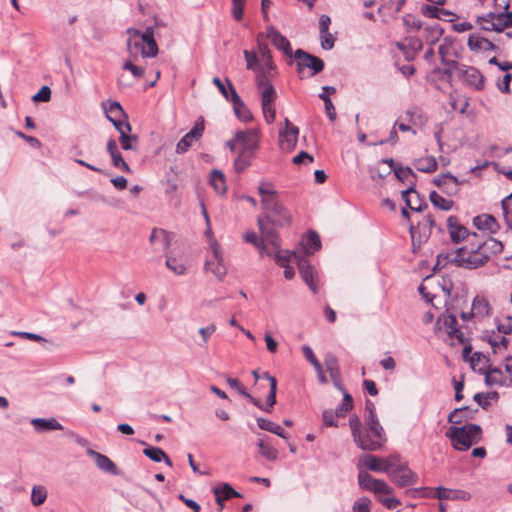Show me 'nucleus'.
Masks as SVG:
<instances>
[{
	"label": "nucleus",
	"instance_id": "1",
	"mask_svg": "<svg viewBox=\"0 0 512 512\" xmlns=\"http://www.w3.org/2000/svg\"><path fill=\"white\" fill-rule=\"evenodd\" d=\"M264 213L257 219L259 230L264 239L270 245L278 249L280 247V237L275 231L274 226L286 227L292 223V216L289 210L281 203L279 197L265 198L262 201Z\"/></svg>",
	"mask_w": 512,
	"mask_h": 512
},
{
	"label": "nucleus",
	"instance_id": "2",
	"mask_svg": "<svg viewBox=\"0 0 512 512\" xmlns=\"http://www.w3.org/2000/svg\"><path fill=\"white\" fill-rule=\"evenodd\" d=\"M126 33L128 34L127 39V51L133 56L137 57L138 53L142 57H155L158 53V45L154 39V28L149 26L144 32H141L135 28H128Z\"/></svg>",
	"mask_w": 512,
	"mask_h": 512
},
{
	"label": "nucleus",
	"instance_id": "3",
	"mask_svg": "<svg viewBox=\"0 0 512 512\" xmlns=\"http://www.w3.org/2000/svg\"><path fill=\"white\" fill-rule=\"evenodd\" d=\"M449 262L465 269H477L488 262V257L478 249L477 242L467 243L449 256Z\"/></svg>",
	"mask_w": 512,
	"mask_h": 512
},
{
	"label": "nucleus",
	"instance_id": "4",
	"mask_svg": "<svg viewBox=\"0 0 512 512\" xmlns=\"http://www.w3.org/2000/svg\"><path fill=\"white\" fill-rule=\"evenodd\" d=\"M482 430L477 424H467L462 427L451 426L446 432V436L451 440L452 446L456 450L466 451L473 444L481 439Z\"/></svg>",
	"mask_w": 512,
	"mask_h": 512
},
{
	"label": "nucleus",
	"instance_id": "5",
	"mask_svg": "<svg viewBox=\"0 0 512 512\" xmlns=\"http://www.w3.org/2000/svg\"><path fill=\"white\" fill-rule=\"evenodd\" d=\"M477 22L482 30L501 33L512 26V12H489L479 16Z\"/></svg>",
	"mask_w": 512,
	"mask_h": 512
},
{
	"label": "nucleus",
	"instance_id": "6",
	"mask_svg": "<svg viewBox=\"0 0 512 512\" xmlns=\"http://www.w3.org/2000/svg\"><path fill=\"white\" fill-rule=\"evenodd\" d=\"M410 493L417 494L420 497H431L439 500H462L466 501L470 498L468 492L463 490H453L442 486L436 489L421 487L409 491Z\"/></svg>",
	"mask_w": 512,
	"mask_h": 512
},
{
	"label": "nucleus",
	"instance_id": "7",
	"mask_svg": "<svg viewBox=\"0 0 512 512\" xmlns=\"http://www.w3.org/2000/svg\"><path fill=\"white\" fill-rule=\"evenodd\" d=\"M349 426L354 442L359 448L366 451L379 450L380 442H372L371 435L363 430L362 423L357 415H352L349 419Z\"/></svg>",
	"mask_w": 512,
	"mask_h": 512
},
{
	"label": "nucleus",
	"instance_id": "8",
	"mask_svg": "<svg viewBox=\"0 0 512 512\" xmlns=\"http://www.w3.org/2000/svg\"><path fill=\"white\" fill-rule=\"evenodd\" d=\"M453 74L457 78L462 79L467 85L475 90H482L484 88V77L481 72L472 66H467L462 63H452Z\"/></svg>",
	"mask_w": 512,
	"mask_h": 512
},
{
	"label": "nucleus",
	"instance_id": "9",
	"mask_svg": "<svg viewBox=\"0 0 512 512\" xmlns=\"http://www.w3.org/2000/svg\"><path fill=\"white\" fill-rule=\"evenodd\" d=\"M235 141L240 145V151L244 154L253 155L259 146V130L249 128L235 132Z\"/></svg>",
	"mask_w": 512,
	"mask_h": 512
},
{
	"label": "nucleus",
	"instance_id": "10",
	"mask_svg": "<svg viewBox=\"0 0 512 512\" xmlns=\"http://www.w3.org/2000/svg\"><path fill=\"white\" fill-rule=\"evenodd\" d=\"M294 58L296 60L299 73H301L304 68H309L312 70L311 75L313 76L324 69V62L322 59L301 49L295 51Z\"/></svg>",
	"mask_w": 512,
	"mask_h": 512
},
{
	"label": "nucleus",
	"instance_id": "11",
	"mask_svg": "<svg viewBox=\"0 0 512 512\" xmlns=\"http://www.w3.org/2000/svg\"><path fill=\"white\" fill-rule=\"evenodd\" d=\"M204 132V120L203 118H199L193 128L186 133L177 143L176 145V153L184 154L189 148L193 145L194 142H197L201 139Z\"/></svg>",
	"mask_w": 512,
	"mask_h": 512
},
{
	"label": "nucleus",
	"instance_id": "12",
	"mask_svg": "<svg viewBox=\"0 0 512 512\" xmlns=\"http://www.w3.org/2000/svg\"><path fill=\"white\" fill-rule=\"evenodd\" d=\"M299 129L288 118L285 119V127L279 132V145L282 150L292 151L296 145Z\"/></svg>",
	"mask_w": 512,
	"mask_h": 512
},
{
	"label": "nucleus",
	"instance_id": "13",
	"mask_svg": "<svg viewBox=\"0 0 512 512\" xmlns=\"http://www.w3.org/2000/svg\"><path fill=\"white\" fill-rule=\"evenodd\" d=\"M389 477L398 487L411 486L418 481V475L413 472L406 463L392 470Z\"/></svg>",
	"mask_w": 512,
	"mask_h": 512
},
{
	"label": "nucleus",
	"instance_id": "14",
	"mask_svg": "<svg viewBox=\"0 0 512 512\" xmlns=\"http://www.w3.org/2000/svg\"><path fill=\"white\" fill-rule=\"evenodd\" d=\"M297 266L303 281L308 285L313 293H317L318 288L316 285L317 272L309 261L302 255L297 259Z\"/></svg>",
	"mask_w": 512,
	"mask_h": 512
},
{
	"label": "nucleus",
	"instance_id": "15",
	"mask_svg": "<svg viewBox=\"0 0 512 512\" xmlns=\"http://www.w3.org/2000/svg\"><path fill=\"white\" fill-rule=\"evenodd\" d=\"M448 230L452 241L455 243L465 239L468 240V243H471L477 238L476 233L469 235L467 228L462 226L455 216H450L448 218Z\"/></svg>",
	"mask_w": 512,
	"mask_h": 512
},
{
	"label": "nucleus",
	"instance_id": "16",
	"mask_svg": "<svg viewBox=\"0 0 512 512\" xmlns=\"http://www.w3.org/2000/svg\"><path fill=\"white\" fill-rule=\"evenodd\" d=\"M433 183L442 189L447 195H455L458 193L460 185L463 181H460L456 176L450 172L439 175L433 179Z\"/></svg>",
	"mask_w": 512,
	"mask_h": 512
},
{
	"label": "nucleus",
	"instance_id": "17",
	"mask_svg": "<svg viewBox=\"0 0 512 512\" xmlns=\"http://www.w3.org/2000/svg\"><path fill=\"white\" fill-rule=\"evenodd\" d=\"M205 270L211 272L218 280H223L227 273L220 252L215 246L212 249V256L205 263Z\"/></svg>",
	"mask_w": 512,
	"mask_h": 512
},
{
	"label": "nucleus",
	"instance_id": "18",
	"mask_svg": "<svg viewBox=\"0 0 512 512\" xmlns=\"http://www.w3.org/2000/svg\"><path fill=\"white\" fill-rule=\"evenodd\" d=\"M415 185V181L410 182V186L402 191V199L412 211L421 212L423 208H427L428 205L415 190Z\"/></svg>",
	"mask_w": 512,
	"mask_h": 512
},
{
	"label": "nucleus",
	"instance_id": "19",
	"mask_svg": "<svg viewBox=\"0 0 512 512\" xmlns=\"http://www.w3.org/2000/svg\"><path fill=\"white\" fill-rule=\"evenodd\" d=\"M227 84L230 85V94H231V103L233 105L234 112L239 120L242 122H249L253 119V116L250 110L247 108L245 103L241 100L240 96L237 94L234 86L226 79Z\"/></svg>",
	"mask_w": 512,
	"mask_h": 512
},
{
	"label": "nucleus",
	"instance_id": "20",
	"mask_svg": "<svg viewBox=\"0 0 512 512\" xmlns=\"http://www.w3.org/2000/svg\"><path fill=\"white\" fill-rule=\"evenodd\" d=\"M439 322L443 323L445 331L447 332L451 339H456L461 344L465 342V335L462 331L458 329V322L455 315L443 314L439 318Z\"/></svg>",
	"mask_w": 512,
	"mask_h": 512
},
{
	"label": "nucleus",
	"instance_id": "21",
	"mask_svg": "<svg viewBox=\"0 0 512 512\" xmlns=\"http://www.w3.org/2000/svg\"><path fill=\"white\" fill-rule=\"evenodd\" d=\"M365 422L369 431L372 434V442H380L379 449H381L383 444L386 442L387 438L384 429L378 420L377 414L365 415Z\"/></svg>",
	"mask_w": 512,
	"mask_h": 512
},
{
	"label": "nucleus",
	"instance_id": "22",
	"mask_svg": "<svg viewBox=\"0 0 512 512\" xmlns=\"http://www.w3.org/2000/svg\"><path fill=\"white\" fill-rule=\"evenodd\" d=\"M267 37L278 50L283 51L286 56H292L293 51L290 42L273 26L267 28Z\"/></svg>",
	"mask_w": 512,
	"mask_h": 512
},
{
	"label": "nucleus",
	"instance_id": "23",
	"mask_svg": "<svg viewBox=\"0 0 512 512\" xmlns=\"http://www.w3.org/2000/svg\"><path fill=\"white\" fill-rule=\"evenodd\" d=\"M87 454L94 459L96 466L100 470L113 475L118 474L117 466L106 455L101 454L93 449H88Z\"/></svg>",
	"mask_w": 512,
	"mask_h": 512
},
{
	"label": "nucleus",
	"instance_id": "24",
	"mask_svg": "<svg viewBox=\"0 0 512 512\" xmlns=\"http://www.w3.org/2000/svg\"><path fill=\"white\" fill-rule=\"evenodd\" d=\"M321 248V240L315 231H309L307 236L301 241V250L303 256L315 253Z\"/></svg>",
	"mask_w": 512,
	"mask_h": 512
},
{
	"label": "nucleus",
	"instance_id": "25",
	"mask_svg": "<svg viewBox=\"0 0 512 512\" xmlns=\"http://www.w3.org/2000/svg\"><path fill=\"white\" fill-rule=\"evenodd\" d=\"M467 46L470 50L476 52L488 50L495 51L497 49V46L492 41L477 34H471L468 37Z\"/></svg>",
	"mask_w": 512,
	"mask_h": 512
},
{
	"label": "nucleus",
	"instance_id": "26",
	"mask_svg": "<svg viewBox=\"0 0 512 512\" xmlns=\"http://www.w3.org/2000/svg\"><path fill=\"white\" fill-rule=\"evenodd\" d=\"M473 223L479 230H486L490 233H497L500 229V225L496 218L489 214L476 216L473 219Z\"/></svg>",
	"mask_w": 512,
	"mask_h": 512
},
{
	"label": "nucleus",
	"instance_id": "27",
	"mask_svg": "<svg viewBox=\"0 0 512 512\" xmlns=\"http://www.w3.org/2000/svg\"><path fill=\"white\" fill-rule=\"evenodd\" d=\"M500 334L499 332L496 333L494 330H491L485 331L482 336V339L490 344L494 353H497L501 349H506L509 342L504 335Z\"/></svg>",
	"mask_w": 512,
	"mask_h": 512
},
{
	"label": "nucleus",
	"instance_id": "28",
	"mask_svg": "<svg viewBox=\"0 0 512 512\" xmlns=\"http://www.w3.org/2000/svg\"><path fill=\"white\" fill-rule=\"evenodd\" d=\"M275 65L273 61L261 62L255 71V82L256 85L265 84L271 82V78L274 75Z\"/></svg>",
	"mask_w": 512,
	"mask_h": 512
},
{
	"label": "nucleus",
	"instance_id": "29",
	"mask_svg": "<svg viewBox=\"0 0 512 512\" xmlns=\"http://www.w3.org/2000/svg\"><path fill=\"white\" fill-rule=\"evenodd\" d=\"M31 424L39 433L63 429L62 424L55 418H33Z\"/></svg>",
	"mask_w": 512,
	"mask_h": 512
},
{
	"label": "nucleus",
	"instance_id": "30",
	"mask_svg": "<svg viewBox=\"0 0 512 512\" xmlns=\"http://www.w3.org/2000/svg\"><path fill=\"white\" fill-rule=\"evenodd\" d=\"M477 243L478 249H480L483 254L487 255L488 260L491 258V256L500 254L503 251L502 242L493 237H488L485 241Z\"/></svg>",
	"mask_w": 512,
	"mask_h": 512
},
{
	"label": "nucleus",
	"instance_id": "31",
	"mask_svg": "<svg viewBox=\"0 0 512 512\" xmlns=\"http://www.w3.org/2000/svg\"><path fill=\"white\" fill-rule=\"evenodd\" d=\"M451 50V44L447 41V39H444V41L439 45L438 48V54L441 57L442 63L446 66V69L444 70V74L447 76H452L453 74V64L452 63H458L455 60H449L447 57L450 54Z\"/></svg>",
	"mask_w": 512,
	"mask_h": 512
},
{
	"label": "nucleus",
	"instance_id": "32",
	"mask_svg": "<svg viewBox=\"0 0 512 512\" xmlns=\"http://www.w3.org/2000/svg\"><path fill=\"white\" fill-rule=\"evenodd\" d=\"M257 425L260 429L271 432L283 439H287L288 435L285 430L277 423L265 419L263 417H258L256 419Z\"/></svg>",
	"mask_w": 512,
	"mask_h": 512
},
{
	"label": "nucleus",
	"instance_id": "33",
	"mask_svg": "<svg viewBox=\"0 0 512 512\" xmlns=\"http://www.w3.org/2000/svg\"><path fill=\"white\" fill-rule=\"evenodd\" d=\"M143 453L146 457H148L153 462H161L164 461L169 467H172V461L168 457V455L159 447L156 446H147Z\"/></svg>",
	"mask_w": 512,
	"mask_h": 512
},
{
	"label": "nucleus",
	"instance_id": "34",
	"mask_svg": "<svg viewBox=\"0 0 512 512\" xmlns=\"http://www.w3.org/2000/svg\"><path fill=\"white\" fill-rule=\"evenodd\" d=\"M302 257V253L298 252V251H293V252H290L288 250H280V251H277L274 255V259L276 261V263L281 266V267H284L286 265H289V263L293 262V263H296L297 264V259L301 258Z\"/></svg>",
	"mask_w": 512,
	"mask_h": 512
},
{
	"label": "nucleus",
	"instance_id": "35",
	"mask_svg": "<svg viewBox=\"0 0 512 512\" xmlns=\"http://www.w3.org/2000/svg\"><path fill=\"white\" fill-rule=\"evenodd\" d=\"M165 265L178 276L184 275L187 270V262L183 258H177L171 255H166Z\"/></svg>",
	"mask_w": 512,
	"mask_h": 512
},
{
	"label": "nucleus",
	"instance_id": "36",
	"mask_svg": "<svg viewBox=\"0 0 512 512\" xmlns=\"http://www.w3.org/2000/svg\"><path fill=\"white\" fill-rule=\"evenodd\" d=\"M210 184L214 188L215 192L220 195H224L227 191L225 175L220 170L214 169L211 172Z\"/></svg>",
	"mask_w": 512,
	"mask_h": 512
},
{
	"label": "nucleus",
	"instance_id": "37",
	"mask_svg": "<svg viewBox=\"0 0 512 512\" xmlns=\"http://www.w3.org/2000/svg\"><path fill=\"white\" fill-rule=\"evenodd\" d=\"M408 44L399 43V49L404 51L405 57L407 60L413 59L415 54L419 52L423 45L422 41L418 38H410L407 40Z\"/></svg>",
	"mask_w": 512,
	"mask_h": 512
},
{
	"label": "nucleus",
	"instance_id": "38",
	"mask_svg": "<svg viewBox=\"0 0 512 512\" xmlns=\"http://www.w3.org/2000/svg\"><path fill=\"white\" fill-rule=\"evenodd\" d=\"M433 226H434V220H433V218L430 215L426 216L424 218V220L422 222H420L416 227L411 226L410 227V234H411L413 246H415L416 233L420 232L421 230H423L424 236L428 237L430 235V233H431V229H432Z\"/></svg>",
	"mask_w": 512,
	"mask_h": 512
},
{
	"label": "nucleus",
	"instance_id": "39",
	"mask_svg": "<svg viewBox=\"0 0 512 512\" xmlns=\"http://www.w3.org/2000/svg\"><path fill=\"white\" fill-rule=\"evenodd\" d=\"M260 92L261 105L274 104L276 99V91L271 82L265 84L256 85Z\"/></svg>",
	"mask_w": 512,
	"mask_h": 512
},
{
	"label": "nucleus",
	"instance_id": "40",
	"mask_svg": "<svg viewBox=\"0 0 512 512\" xmlns=\"http://www.w3.org/2000/svg\"><path fill=\"white\" fill-rule=\"evenodd\" d=\"M260 454L269 461H275L278 457L277 449L268 441V437L260 439L257 443Z\"/></svg>",
	"mask_w": 512,
	"mask_h": 512
},
{
	"label": "nucleus",
	"instance_id": "41",
	"mask_svg": "<svg viewBox=\"0 0 512 512\" xmlns=\"http://www.w3.org/2000/svg\"><path fill=\"white\" fill-rule=\"evenodd\" d=\"M359 465L365 466L373 472H384L382 458H378L372 454H365L360 458Z\"/></svg>",
	"mask_w": 512,
	"mask_h": 512
},
{
	"label": "nucleus",
	"instance_id": "42",
	"mask_svg": "<svg viewBox=\"0 0 512 512\" xmlns=\"http://www.w3.org/2000/svg\"><path fill=\"white\" fill-rule=\"evenodd\" d=\"M414 167L424 173H432L437 169V161L433 156H427L415 160Z\"/></svg>",
	"mask_w": 512,
	"mask_h": 512
},
{
	"label": "nucleus",
	"instance_id": "43",
	"mask_svg": "<svg viewBox=\"0 0 512 512\" xmlns=\"http://www.w3.org/2000/svg\"><path fill=\"white\" fill-rule=\"evenodd\" d=\"M489 302L483 296H476L472 302V313L475 316L484 317L489 314Z\"/></svg>",
	"mask_w": 512,
	"mask_h": 512
},
{
	"label": "nucleus",
	"instance_id": "44",
	"mask_svg": "<svg viewBox=\"0 0 512 512\" xmlns=\"http://www.w3.org/2000/svg\"><path fill=\"white\" fill-rule=\"evenodd\" d=\"M261 237H262V239L259 240L258 236L256 235L255 232H247L244 235L245 241L255 245L259 249L261 255H265V254L270 255V252L268 251V248H267V244H270V243L264 239L262 234H261Z\"/></svg>",
	"mask_w": 512,
	"mask_h": 512
},
{
	"label": "nucleus",
	"instance_id": "45",
	"mask_svg": "<svg viewBox=\"0 0 512 512\" xmlns=\"http://www.w3.org/2000/svg\"><path fill=\"white\" fill-rule=\"evenodd\" d=\"M476 411L474 410V412ZM472 413L473 411L469 407L456 408L448 415V421L453 424H459L463 420L471 418Z\"/></svg>",
	"mask_w": 512,
	"mask_h": 512
},
{
	"label": "nucleus",
	"instance_id": "46",
	"mask_svg": "<svg viewBox=\"0 0 512 512\" xmlns=\"http://www.w3.org/2000/svg\"><path fill=\"white\" fill-rule=\"evenodd\" d=\"M430 202L438 209L449 211L453 207V201L442 197L436 191H432L429 195Z\"/></svg>",
	"mask_w": 512,
	"mask_h": 512
},
{
	"label": "nucleus",
	"instance_id": "47",
	"mask_svg": "<svg viewBox=\"0 0 512 512\" xmlns=\"http://www.w3.org/2000/svg\"><path fill=\"white\" fill-rule=\"evenodd\" d=\"M424 31L426 42L429 43L430 45H433L439 41V39L443 35L444 29L440 25L435 24L433 26L426 27Z\"/></svg>",
	"mask_w": 512,
	"mask_h": 512
},
{
	"label": "nucleus",
	"instance_id": "48",
	"mask_svg": "<svg viewBox=\"0 0 512 512\" xmlns=\"http://www.w3.org/2000/svg\"><path fill=\"white\" fill-rule=\"evenodd\" d=\"M151 244H157L158 242L161 244L162 249H167L170 243L169 234L162 229H154L150 236Z\"/></svg>",
	"mask_w": 512,
	"mask_h": 512
},
{
	"label": "nucleus",
	"instance_id": "49",
	"mask_svg": "<svg viewBox=\"0 0 512 512\" xmlns=\"http://www.w3.org/2000/svg\"><path fill=\"white\" fill-rule=\"evenodd\" d=\"M504 221L509 229L512 230V193L501 201Z\"/></svg>",
	"mask_w": 512,
	"mask_h": 512
},
{
	"label": "nucleus",
	"instance_id": "50",
	"mask_svg": "<svg viewBox=\"0 0 512 512\" xmlns=\"http://www.w3.org/2000/svg\"><path fill=\"white\" fill-rule=\"evenodd\" d=\"M47 499V490L44 486L35 485L31 491V502L34 506L42 505Z\"/></svg>",
	"mask_w": 512,
	"mask_h": 512
},
{
	"label": "nucleus",
	"instance_id": "51",
	"mask_svg": "<svg viewBox=\"0 0 512 512\" xmlns=\"http://www.w3.org/2000/svg\"><path fill=\"white\" fill-rule=\"evenodd\" d=\"M108 120L112 122L113 126L120 133V137H123V135H126L131 131V125L126 120V118L121 119V118H116V117H112V116L108 115Z\"/></svg>",
	"mask_w": 512,
	"mask_h": 512
},
{
	"label": "nucleus",
	"instance_id": "52",
	"mask_svg": "<svg viewBox=\"0 0 512 512\" xmlns=\"http://www.w3.org/2000/svg\"><path fill=\"white\" fill-rule=\"evenodd\" d=\"M499 333L508 335L512 332V316L503 315L496 319Z\"/></svg>",
	"mask_w": 512,
	"mask_h": 512
},
{
	"label": "nucleus",
	"instance_id": "53",
	"mask_svg": "<svg viewBox=\"0 0 512 512\" xmlns=\"http://www.w3.org/2000/svg\"><path fill=\"white\" fill-rule=\"evenodd\" d=\"M382 464L383 468H385L384 473L390 475V472L392 470L398 468L400 465H403L404 463L400 462V456L398 454H394L386 458H382Z\"/></svg>",
	"mask_w": 512,
	"mask_h": 512
},
{
	"label": "nucleus",
	"instance_id": "54",
	"mask_svg": "<svg viewBox=\"0 0 512 512\" xmlns=\"http://www.w3.org/2000/svg\"><path fill=\"white\" fill-rule=\"evenodd\" d=\"M353 408V399L348 392H344L341 404L336 408V414L344 417Z\"/></svg>",
	"mask_w": 512,
	"mask_h": 512
},
{
	"label": "nucleus",
	"instance_id": "55",
	"mask_svg": "<svg viewBox=\"0 0 512 512\" xmlns=\"http://www.w3.org/2000/svg\"><path fill=\"white\" fill-rule=\"evenodd\" d=\"M106 116L108 115L116 118H127L122 106L117 101H111L108 103V106L105 107Z\"/></svg>",
	"mask_w": 512,
	"mask_h": 512
},
{
	"label": "nucleus",
	"instance_id": "56",
	"mask_svg": "<svg viewBox=\"0 0 512 512\" xmlns=\"http://www.w3.org/2000/svg\"><path fill=\"white\" fill-rule=\"evenodd\" d=\"M253 155L244 154L239 152V155L236 157L234 161V168L236 172H243L248 166L251 164V158Z\"/></svg>",
	"mask_w": 512,
	"mask_h": 512
},
{
	"label": "nucleus",
	"instance_id": "57",
	"mask_svg": "<svg viewBox=\"0 0 512 512\" xmlns=\"http://www.w3.org/2000/svg\"><path fill=\"white\" fill-rule=\"evenodd\" d=\"M422 13L425 16L432 17V18H441V15L449 16L452 13L443 9H439L436 6L433 5H424L421 8Z\"/></svg>",
	"mask_w": 512,
	"mask_h": 512
},
{
	"label": "nucleus",
	"instance_id": "58",
	"mask_svg": "<svg viewBox=\"0 0 512 512\" xmlns=\"http://www.w3.org/2000/svg\"><path fill=\"white\" fill-rule=\"evenodd\" d=\"M119 141L123 150H136L139 139L137 135L126 134L119 137Z\"/></svg>",
	"mask_w": 512,
	"mask_h": 512
},
{
	"label": "nucleus",
	"instance_id": "59",
	"mask_svg": "<svg viewBox=\"0 0 512 512\" xmlns=\"http://www.w3.org/2000/svg\"><path fill=\"white\" fill-rule=\"evenodd\" d=\"M394 174L397 179H399L402 182L407 181L409 184L412 181L410 180V178H416V174L410 167H397L396 169H394Z\"/></svg>",
	"mask_w": 512,
	"mask_h": 512
},
{
	"label": "nucleus",
	"instance_id": "60",
	"mask_svg": "<svg viewBox=\"0 0 512 512\" xmlns=\"http://www.w3.org/2000/svg\"><path fill=\"white\" fill-rule=\"evenodd\" d=\"M213 490L218 491L219 494H222V497L225 500L234 498V497H240V494L233 489V487L228 483H223L217 487H215Z\"/></svg>",
	"mask_w": 512,
	"mask_h": 512
},
{
	"label": "nucleus",
	"instance_id": "61",
	"mask_svg": "<svg viewBox=\"0 0 512 512\" xmlns=\"http://www.w3.org/2000/svg\"><path fill=\"white\" fill-rule=\"evenodd\" d=\"M378 479L373 478L369 473L365 471H360L358 474V483L361 488L371 491L374 483H376Z\"/></svg>",
	"mask_w": 512,
	"mask_h": 512
},
{
	"label": "nucleus",
	"instance_id": "62",
	"mask_svg": "<svg viewBox=\"0 0 512 512\" xmlns=\"http://www.w3.org/2000/svg\"><path fill=\"white\" fill-rule=\"evenodd\" d=\"M371 491L377 495L378 499L379 495H383V497H385L386 495H391L393 492L392 488L384 480L380 479H378L376 483H374V486L372 487Z\"/></svg>",
	"mask_w": 512,
	"mask_h": 512
},
{
	"label": "nucleus",
	"instance_id": "63",
	"mask_svg": "<svg viewBox=\"0 0 512 512\" xmlns=\"http://www.w3.org/2000/svg\"><path fill=\"white\" fill-rule=\"evenodd\" d=\"M110 157H111L112 165L115 168L120 169L121 171H123L125 173H131L132 172L130 166L123 159V157H122L120 152H118L116 154H113Z\"/></svg>",
	"mask_w": 512,
	"mask_h": 512
},
{
	"label": "nucleus",
	"instance_id": "64",
	"mask_svg": "<svg viewBox=\"0 0 512 512\" xmlns=\"http://www.w3.org/2000/svg\"><path fill=\"white\" fill-rule=\"evenodd\" d=\"M370 504L371 501L368 498H359L354 502L352 512H370Z\"/></svg>",
	"mask_w": 512,
	"mask_h": 512
}]
</instances>
